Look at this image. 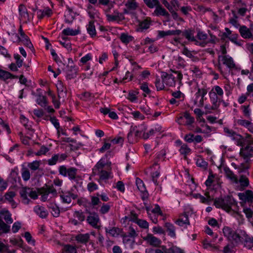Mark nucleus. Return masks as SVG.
Segmentation results:
<instances>
[{"label":"nucleus","instance_id":"nucleus-1","mask_svg":"<svg viewBox=\"0 0 253 253\" xmlns=\"http://www.w3.org/2000/svg\"><path fill=\"white\" fill-rule=\"evenodd\" d=\"M213 205L216 208L222 209L229 212L238 209L237 203L232 196L230 195L216 198L214 200Z\"/></svg>","mask_w":253,"mask_h":253},{"label":"nucleus","instance_id":"nucleus-2","mask_svg":"<svg viewBox=\"0 0 253 253\" xmlns=\"http://www.w3.org/2000/svg\"><path fill=\"white\" fill-rule=\"evenodd\" d=\"M58 169L60 174L65 177L68 176L70 180L76 183L81 180V177L77 174L78 170L75 168H67L65 166H61Z\"/></svg>","mask_w":253,"mask_h":253},{"label":"nucleus","instance_id":"nucleus-3","mask_svg":"<svg viewBox=\"0 0 253 253\" xmlns=\"http://www.w3.org/2000/svg\"><path fill=\"white\" fill-rule=\"evenodd\" d=\"M209 96L211 104H206L205 105V108L206 110V114L211 113L212 110H216L219 106L217 104L218 96L214 92L213 89H211L210 91Z\"/></svg>","mask_w":253,"mask_h":253},{"label":"nucleus","instance_id":"nucleus-4","mask_svg":"<svg viewBox=\"0 0 253 253\" xmlns=\"http://www.w3.org/2000/svg\"><path fill=\"white\" fill-rule=\"evenodd\" d=\"M223 233L225 237L228 240L231 241H234L236 243H239L240 231L239 232H236L231 228L228 226H225L222 229Z\"/></svg>","mask_w":253,"mask_h":253},{"label":"nucleus","instance_id":"nucleus-5","mask_svg":"<svg viewBox=\"0 0 253 253\" xmlns=\"http://www.w3.org/2000/svg\"><path fill=\"white\" fill-rule=\"evenodd\" d=\"M239 243L244 244V247L250 249L253 247V237L248 235L245 231L240 230Z\"/></svg>","mask_w":253,"mask_h":253},{"label":"nucleus","instance_id":"nucleus-6","mask_svg":"<svg viewBox=\"0 0 253 253\" xmlns=\"http://www.w3.org/2000/svg\"><path fill=\"white\" fill-rule=\"evenodd\" d=\"M221 61L223 64L225 65L228 68L233 69L235 67V64L232 57L226 55L218 56V69L221 72V66L220 62Z\"/></svg>","mask_w":253,"mask_h":253},{"label":"nucleus","instance_id":"nucleus-7","mask_svg":"<svg viewBox=\"0 0 253 253\" xmlns=\"http://www.w3.org/2000/svg\"><path fill=\"white\" fill-rule=\"evenodd\" d=\"M219 168L224 172L225 176L231 182L235 184L238 183V179L236 175L226 166L222 165Z\"/></svg>","mask_w":253,"mask_h":253},{"label":"nucleus","instance_id":"nucleus-8","mask_svg":"<svg viewBox=\"0 0 253 253\" xmlns=\"http://www.w3.org/2000/svg\"><path fill=\"white\" fill-rule=\"evenodd\" d=\"M68 60V65L67 66L66 74L67 78L71 80L76 77L77 74V68L74 65L73 61L72 59L69 58Z\"/></svg>","mask_w":253,"mask_h":253},{"label":"nucleus","instance_id":"nucleus-9","mask_svg":"<svg viewBox=\"0 0 253 253\" xmlns=\"http://www.w3.org/2000/svg\"><path fill=\"white\" fill-rule=\"evenodd\" d=\"M240 155L245 160L246 162H248L253 157V147L247 145L244 147H242L240 149Z\"/></svg>","mask_w":253,"mask_h":253},{"label":"nucleus","instance_id":"nucleus-10","mask_svg":"<svg viewBox=\"0 0 253 253\" xmlns=\"http://www.w3.org/2000/svg\"><path fill=\"white\" fill-rule=\"evenodd\" d=\"M143 239L150 246L156 247H159L162 243L160 239L151 234H147L146 236L143 237Z\"/></svg>","mask_w":253,"mask_h":253},{"label":"nucleus","instance_id":"nucleus-11","mask_svg":"<svg viewBox=\"0 0 253 253\" xmlns=\"http://www.w3.org/2000/svg\"><path fill=\"white\" fill-rule=\"evenodd\" d=\"M163 83L169 86H174L175 84V77L172 74L163 72L162 75Z\"/></svg>","mask_w":253,"mask_h":253},{"label":"nucleus","instance_id":"nucleus-12","mask_svg":"<svg viewBox=\"0 0 253 253\" xmlns=\"http://www.w3.org/2000/svg\"><path fill=\"white\" fill-rule=\"evenodd\" d=\"M60 197L63 203L70 204L72 202V199L73 200L76 199L78 195L68 191L66 192H62L60 195Z\"/></svg>","mask_w":253,"mask_h":253},{"label":"nucleus","instance_id":"nucleus-13","mask_svg":"<svg viewBox=\"0 0 253 253\" xmlns=\"http://www.w3.org/2000/svg\"><path fill=\"white\" fill-rule=\"evenodd\" d=\"M239 199L245 202L253 203V191L247 190L244 193H239Z\"/></svg>","mask_w":253,"mask_h":253},{"label":"nucleus","instance_id":"nucleus-14","mask_svg":"<svg viewBox=\"0 0 253 253\" xmlns=\"http://www.w3.org/2000/svg\"><path fill=\"white\" fill-rule=\"evenodd\" d=\"M184 119L186 120L185 125L187 126L191 125L194 122V118L191 116L190 114L187 112H185L182 116L178 118L176 122L179 124L182 125L184 123L183 120Z\"/></svg>","mask_w":253,"mask_h":253},{"label":"nucleus","instance_id":"nucleus-15","mask_svg":"<svg viewBox=\"0 0 253 253\" xmlns=\"http://www.w3.org/2000/svg\"><path fill=\"white\" fill-rule=\"evenodd\" d=\"M87 223L95 228L98 227L97 224L99 221L98 215L95 213H90L86 218Z\"/></svg>","mask_w":253,"mask_h":253},{"label":"nucleus","instance_id":"nucleus-16","mask_svg":"<svg viewBox=\"0 0 253 253\" xmlns=\"http://www.w3.org/2000/svg\"><path fill=\"white\" fill-rule=\"evenodd\" d=\"M175 223L180 226H185L187 227V225L190 224L188 214L186 213L180 214Z\"/></svg>","mask_w":253,"mask_h":253},{"label":"nucleus","instance_id":"nucleus-17","mask_svg":"<svg viewBox=\"0 0 253 253\" xmlns=\"http://www.w3.org/2000/svg\"><path fill=\"white\" fill-rule=\"evenodd\" d=\"M107 19L109 21H122L125 17L122 13L119 12L117 10L114 11L112 14H106Z\"/></svg>","mask_w":253,"mask_h":253},{"label":"nucleus","instance_id":"nucleus-18","mask_svg":"<svg viewBox=\"0 0 253 253\" xmlns=\"http://www.w3.org/2000/svg\"><path fill=\"white\" fill-rule=\"evenodd\" d=\"M208 92V89L206 87L198 88V91L196 93V97L201 96V98L199 101V106L202 107L204 105L205 96Z\"/></svg>","mask_w":253,"mask_h":253},{"label":"nucleus","instance_id":"nucleus-19","mask_svg":"<svg viewBox=\"0 0 253 253\" xmlns=\"http://www.w3.org/2000/svg\"><path fill=\"white\" fill-rule=\"evenodd\" d=\"M154 14L157 16H163L168 19L170 17L169 12L162 7L160 3L155 8Z\"/></svg>","mask_w":253,"mask_h":253},{"label":"nucleus","instance_id":"nucleus-20","mask_svg":"<svg viewBox=\"0 0 253 253\" xmlns=\"http://www.w3.org/2000/svg\"><path fill=\"white\" fill-rule=\"evenodd\" d=\"M241 36L244 39H253V35L251 30L245 26H242L239 29Z\"/></svg>","mask_w":253,"mask_h":253},{"label":"nucleus","instance_id":"nucleus-21","mask_svg":"<svg viewBox=\"0 0 253 253\" xmlns=\"http://www.w3.org/2000/svg\"><path fill=\"white\" fill-rule=\"evenodd\" d=\"M19 12L20 15V19L25 22L29 20V14L26 7L23 4L19 6Z\"/></svg>","mask_w":253,"mask_h":253},{"label":"nucleus","instance_id":"nucleus-22","mask_svg":"<svg viewBox=\"0 0 253 253\" xmlns=\"http://www.w3.org/2000/svg\"><path fill=\"white\" fill-rule=\"evenodd\" d=\"M18 40L19 42H22L25 46L28 47L31 50L34 49L33 45L31 42L30 39L26 34L23 35V36L18 37Z\"/></svg>","mask_w":253,"mask_h":253},{"label":"nucleus","instance_id":"nucleus-23","mask_svg":"<svg viewBox=\"0 0 253 253\" xmlns=\"http://www.w3.org/2000/svg\"><path fill=\"white\" fill-rule=\"evenodd\" d=\"M31 189L30 188L24 187L20 190V194L24 204H28L30 201L28 196H29Z\"/></svg>","mask_w":253,"mask_h":253},{"label":"nucleus","instance_id":"nucleus-24","mask_svg":"<svg viewBox=\"0 0 253 253\" xmlns=\"http://www.w3.org/2000/svg\"><path fill=\"white\" fill-rule=\"evenodd\" d=\"M105 230L106 234H108L113 237H118L122 232L121 229L116 227L110 228L105 227Z\"/></svg>","mask_w":253,"mask_h":253},{"label":"nucleus","instance_id":"nucleus-25","mask_svg":"<svg viewBox=\"0 0 253 253\" xmlns=\"http://www.w3.org/2000/svg\"><path fill=\"white\" fill-rule=\"evenodd\" d=\"M194 30L191 29L185 30L182 32V36L190 42L196 41V39L194 37Z\"/></svg>","mask_w":253,"mask_h":253},{"label":"nucleus","instance_id":"nucleus-26","mask_svg":"<svg viewBox=\"0 0 253 253\" xmlns=\"http://www.w3.org/2000/svg\"><path fill=\"white\" fill-rule=\"evenodd\" d=\"M52 14V11L49 7L43 9H40L37 11V16L39 19H42L45 16L49 17Z\"/></svg>","mask_w":253,"mask_h":253},{"label":"nucleus","instance_id":"nucleus-27","mask_svg":"<svg viewBox=\"0 0 253 253\" xmlns=\"http://www.w3.org/2000/svg\"><path fill=\"white\" fill-rule=\"evenodd\" d=\"M66 8L68 10L67 12L65 14V21L67 23H71L74 19L75 15L74 13L73 8L70 7L68 5H66Z\"/></svg>","mask_w":253,"mask_h":253},{"label":"nucleus","instance_id":"nucleus-28","mask_svg":"<svg viewBox=\"0 0 253 253\" xmlns=\"http://www.w3.org/2000/svg\"><path fill=\"white\" fill-rule=\"evenodd\" d=\"M90 236L88 233L79 234L75 237L76 240L80 243L86 244L89 241Z\"/></svg>","mask_w":253,"mask_h":253},{"label":"nucleus","instance_id":"nucleus-29","mask_svg":"<svg viewBox=\"0 0 253 253\" xmlns=\"http://www.w3.org/2000/svg\"><path fill=\"white\" fill-rule=\"evenodd\" d=\"M0 215L3 216V219L7 224H11L13 222V219L11 218V214L6 209H2L0 211Z\"/></svg>","mask_w":253,"mask_h":253},{"label":"nucleus","instance_id":"nucleus-30","mask_svg":"<svg viewBox=\"0 0 253 253\" xmlns=\"http://www.w3.org/2000/svg\"><path fill=\"white\" fill-rule=\"evenodd\" d=\"M35 212L41 218H45L48 215V212L45 208L42 206H37L34 208Z\"/></svg>","mask_w":253,"mask_h":253},{"label":"nucleus","instance_id":"nucleus-31","mask_svg":"<svg viewBox=\"0 0 253 253\" xmlns=\"http://www.w3.org/2000/svg\"><path fill=\"white\" fill-rule=\"evenodd\" d=\"M107 163L104 158H101L96 164L93 170L94 172H97L98 171L103 170L104 167L107 165Z\"/></svg>","mask_w":253,"mask_h":253},{"label":"nucleus","instance_id":"nucleus-32","mask_svg":"<svg viewBox=\"0 0 253 253\" xmlns=\"http://www.w3.org/2000/svg\"><path fill=\"white\" fill-rule=\"evenodd\" d=\"M224 132L228 137H231V138L234 139H238L241 138V135L237 133L235 131L232 129H230L228 127L224 128Z\"/></svg>","mask_w":253,"mask_h":253},{"label":"nucleus","instance_id":"nucleus-33","mask_svg":"<svg viewBox=\"0 0 253 253\" xmlns=\"http://www.w3.org/2000/svg\"><path fill=\"white\" fill-rule=\"evenodd\" d=\"M16 194L14 191H9L6 192L4 195V200L8 201L11 204L13 208L16 207L15 202L13 201V198L15 196Z\"/></svg>","mask_w":253,"mask_h":253},{"label":"nucleus","instance_id":"nucleus-34","mask_svg":"<svg viewBox=\"0 0 253 253\" xmlns=\"http://www.w3.org/2000/svg\"><path fill=\"white\" fill-rule=\"evenodd\" d=\"M56 87L58 91L59 98H61V95H63V94L66 95L67 89L66 87L64 86L63 83L61 81H58L56 84Z\"/></svg>","mask_w":253,"mask_h":253},{"label":"nucleus","instance_id":"nucleus-35","mask_svg":"<svg viewBox=\"0 0 253 253\" xmlns=\"http://www.w3.org/2000/svg\"><path fill=\"white\" fill-rule=\"evenodd\" d=\"M18 77L11 74L10 73L0 69V79L5 81L8 79L17 78Z\"/></svg>","mask_w":253,"mask_h":253},{"label":"nucleus","instance_id":"nucleus-36","mask_svg":"<svg viewBox=\"0 0 253 253\" xmlns=\"http://www.w3.org/2000/svg\"><path fill=\"white\" fill-rule=\"evenodd\" d=\"M96 173L99 175L100 181L107 180L111 177V172L109 171L103 170Z\"/></svg>","mask_w":253,"mask_h":253},{"label":"nucleus","instance_id":"nucleus-37","mask_svg":"<svg viewBox=\"0 0 253 253\" xmlns=\"http://www.w3.org/2000/svg\"><path fill=\"white\" fill-rule=\"evenodd\" d=\"M125 6L128 10H134L138 7V4L135 0H127Z\"/></svg>","mask_w":253,"mask_h":253},{"label":"nucleus","instance_id":"nucleus-38","mask_svg":"<svg viewBox=\"0 0 253 253\" xmlns=\"http://www.w3.org/2000/svg\"><path fill=\"white\" fill-rule=\"evenodd\" d=\"M87 31L91 37H93L96 36V32L93 21H90L89 22L87 27Z\"/></svg>","mask_w":253,"mask_h":253},{"label":"nucleus","instance_id":"nucleus-39","mask_svg":"<svg viewBox=\"0 0 253 253\" xmlns=\"http://www.w3.org/2000/svg\"><path fill=\"white\" fill-rule=\"evenodd\" d=\"M62 33L66 36H76L80 33L79 30H73L70 28H67L63 30Z\"/></svg>","mask_w":253,"mask_h":253},{"label":"nucleus","instance_id":"nucleus-40","mask_svg":"<svg viewBox=\"0 0 253 253\" xmlns=\"http://www.w3.org/2000/svg\"><path fill=\"white\" fill-rule=\"evenodd\" d=\"M145 4L150 8H156L160 3L158 0H143Z\"/></svg>","mask_w":253,"mask_h":253},{"label":"nucleus","instance_id":"nucleus-41","mask_svg":"<svg viewBox=\"0 0 253 253\" xmlns=\"http://www.w3.org/2000/svg\"><path fill=\"white\" fill-rule=\"evenodd\" d=\"M165 226L169 232L168 235L171 237H175V233L174 226L172 224L167 222L165 223Z\"/></svg>","mask_w":253,"mask_h":253},{"label":"nucleus","instance_id":"nucleus-42","mask_svg":"<svg viewBox=\"0 0 253 253\" xmlns=\"http://www.w3.org/2000/svg\"><path fill=\"white\" fill-rule=\"evenodd\" d=\"M120 39L123 43L127 44L132 41L133 37L126 33H122L120 37Z\"/></svg>","mask_w":253,"mask_h":253},{"label":"nucleus","instance_id":"nucleus-43","mask_svg":"<svg viewBox=\"0 0 253 253\" xmlns=\"http://www.w3.org/2000/svg\"><path fill=\"white\" fill-rule=\"evenodd\" d=\"M10 226L6 224L1 219H0V232L6 233L10 231Z\"/></svg>","mask_w":253,"mask_h":253},{"label":"nucleus","instance_id":"nucleus-44","mask_svg":"<svg viewBox=\"0 0 253 253\" xmlns=\"http://www.w3.org/2000/svg\"><path fill=\"white\" fill-rule=\"evenodd\" d=\"M41 189L42 190H43V191L47 192L48 194L51 193L53 195H56L57 194L56 190L52 185H47L45 184V186L41 188Z\"/></svg>","mask_w":253,"mask_h":253},{"label":"nucleus","instance_id":"nucleus-45","mask_svg":"<svg viewBox=\"0 0 253 253\" xmlns=\"http://www.w3.org/2000/svg\"><path fill=\"white\" fill-rule=\"evenodd\" d=\"M238 183H240L242 187H247L249 185V180L246 176L242 175L238 180Z\"/></svg>","mask_w":253,"mask_h":253},{"label":"nucleus","instance_id":"nucleus-46","mask_svg":"<svg viewBox=\"0 0 253 253\" xmlns=\"http://www.w3.org/2000/svg\"><path fill=\"white\" fill-rule=\"evenodd\" d=\"M196 165L198 167L204 169H207L208 163L203 158L200 157L197 159Z\"/></svg>","mask_w":253,"mask_h":253},{"label":"nucleus","instance_id":"nucleus-47","mask_svg":"<svg viewBox=\"0 0 253 253\" xmlns=\"http://www.w3.org/2000/svg\"><path fill=\"white\" fill-rule=\"evenodd\" d=\"M37 103L42 107H45L47 105L46 97L43 95H38L37 98Z\"/></svg>","mask_w":253,"mask_h":253},{"label":"nucleus","instance_id":"nucleus-48","mask_svg":"<svg viewBox=\"0 0 253 253\" xmlns=\"http://www.w3.org/2000/svg\"><path fill=\"white\" fill-rule=\"evenodd\" d=\"M191 151V149L186 144H183L181 145L179 152L181 155L186 156Z\"/></svg>","mask_w":253,"mask_h":253},{"label":"nucleus","instance_id":"nucleus-49","mask_svg":"<svg viewBox=\"0 0 253 253\" xmlns=\"http://www.w3.org/2000/svg\"><path fill=\"white\" fill-rule=\"evenodd\" d=\"M74 217L77 218L81 223L84 221L85 218L84 213L80 211H75L74 213Z\"/></svg>","mask_w":253,"mask_h":253},{"label":"nucleus","instance_id":"nucleus-50","mask_svg":"<svg viewBox=\"0 0 253 253\" xmlns=\"http://www.w3.org/2000/svg\"><path fill=\"white\" fill-rule=\"evenodd\" d=\"M63 249L67 253H77L76 248L69 244L65 245Z\"/></svg>","mask_w":253,"mask_h":253},{"label":"nucleus","instance_id":"nucleus-51","mask_svg":"<svg viewBox=\"0 0 253 253\" xmlns=\"http://www.w3.org/2000/svg\"><path fill=\"white\" fill-rule=\"evenodd\" d=\"M41 162L35 161L28 164V167L32 170H36L39 169Z\"/></svg>","mask_w":253,"mask_h":253},{"label":"nucleus","instance_id":"nucleus-52","mask_svg":"<svg viewBox=\"0 0 253 253\" xmlns=\"http://www.w3.org/2000/svg\"><path fill=\"white\" fill-rule=\"evenodd\" d=\"M150 25V21L147 19L140 22L139 26L140 29L141 30L147 29L149 28Z\"/></svg>","mask_w":253,"mask_h":253},{"label":"nucleus","instance_id":"nucleus-53","mask_svg":"<svg viewBox=\"0 0 253 253\" xmlns=\"http://www.w3.org/2000/svg\"><path fill=\"white\" fill-rule=\"evenodd\" d=\"M136 184L138 190L140 192H144V191L146 190V188L145 187L143 182L140 178H136Z\"/></svg>","mask_w":253,"mask_h":253},{"label":"nucleus","instance_id":"nucleus-54","mask_svg":"<svg viewBox=\"0 0 253 253\" xmlns=\"http://www.w3.org/2000/svg\"><path fill=\"white\" fill-rule=\"evenodd\" d=\"M24 237L25 238L28 244H31L33 246L35 245V241L34 239H33V238L31 234L29 232H26L25 233Z\"/></svg>","mask_w":253,"mask_h":253},{"label":"nucleus","instance_id":"nucleus-55","mask_svg":"<svg viewBox=\"0 0 253 253\" xmlns=\"http://www.w3.org/2000/svg\"><path fill=\"white\" fill-rule=\"evenodd\" d=\"M167 253H184L183 251L176 246H172L167 250Z\"/></svg>","mask_w":253,"mask_h":253},{"label":"nucleus","instance_id":"nucleus-56","mask_svg":"<svg viewBox=\"0 0 253 253\" xmlns=\"http://www.w3.org/2000/svg\"><path fill=\"white\" fill-rule=\"evenodd\" d=\"M31 174L28 169H24L22 171V177L24 181H27L30 178Z\"/></svg>","mask_w":253,"mask_h":253},{"label":"nucleus","instance_id":"nucleus-57","mask_svg":"<svg viewBox=\"0 0 253 253\" xmlns=\"http://www.w3.org/2000/svg\"><path fill=\"white\" fill-rule=\"evenodd\" d=\"M244 116L247 118H250L251 116L250 110L249 109V105H243L241 106Z\"/></svg>","mask_w":253,"mask_h":253},{"label":"nucleus","instance_id":"nucleus-58","mask_svg":"<svg viewBox=\"0 0 253 253\" xmlns=\"http://www.w3.org/2000/svg\"><path fill=\"white\" fill-rule=\"evenodd\" d=\"M110 209V206L107 204H103L101 206L99 211L102 214L107 213Z\"/></svg>","mask_w":253,"mask_h":253},{"label":"nucleus","instance_id":"nucleus-59","mask_svg":"<svg viewBox=\"0 0 253 253\" xmlns=\"http://www.w3.org/2000/svg\"><path fill=\"white\" fill-rule=\"evenodd\" d=\"M214 175L212 174V171H210L207 180L205 182V184L207 186H210L213 182V179Z\"/></svg>","mask_w":253,"mask_h":253},{"label":"nucleus","instance_id":"nucleus-60","mask_svg":"<svg viewBox=\"0 0 253 253\" xmlns=\"http://www.w3.org/2000/svg\"><path fill=\"white\" fill-rule=\"evenodd\" d=\"M212 89H213L214 92L217 96H219L220 97L223 96V90L219 86H215Z\"/></svg>","mask_w":253,"mask_h":253},{"label":"nucleus","instance_id":"nucleus-61","mask_svg":"<svg viewBox=\"0 0 253 253\" xmlns=\"http://www.w3.org/2000/svg\"><path fill=\"white\" fill-rule=\"evenodd\" d=\"M91 93L85 92L81 95L80 98L84 101H88L91 100Z\"/></svg>","mask_w":253,"mask_h":253},{"label":"nucleus","instance_id":"nucleus-62","mask_svg":"<svg viewBox=\"0 0 253 253\" xmlns=\"http://www.w3.org/2000/svg\"><path fill=\"white\" fill-rule=\"evenodd\" d=\"M58 162H59V161L58 159V156H57L56 154L53 155L51 159H48L47 161L48 164L50 166L54 165Z\"/></svg>","mask_w":253,"mask_h":253},{"label":"nucleus","instance_id":"nucleus-63","mask_svg":"<svg viewBox=\"0 0 253 253\" xmlns=\"http://www.w3.org/2000/svg\"><path fill=\"white\" fill-rule=\"evenodd\" d=\"M137 223L140 227L143 228H148L149 226L148 223L146 220L143 219L137 220Z\"/></svg>","mask_w":253,"mask_h":253},{"label":"nucleus","instance_id":"nucleus-64","mask_svg":"<svg viewBox=\"0 0 253 253\" xmlns=\"http://www.w3.org/2000/svg\"><path fill=\"white\" fill-rule=\"evenodd\" d=\"M49 151V149L47 147L42 146L40 149L36 153L37 156H41L42 155H44L46 153H47Z\"/></svg>","mask_w":253,"mask_h":253}]
</instances>
